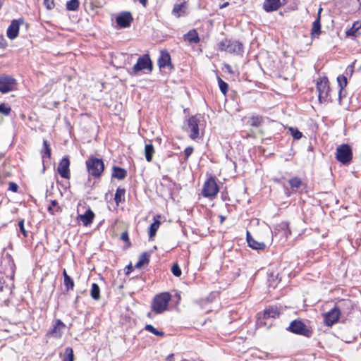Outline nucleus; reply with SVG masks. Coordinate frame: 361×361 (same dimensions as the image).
I'll return each mask as SVG.
<instances>
[{
  "instance_id": "nucleus-35",
  "label": "nucleus",
  "mask_w": 361,
  "mask_h": 361,
  "mask_svg": "<svg viewBox=\"0 0 361 361\" xmlns=\"http://www.w3.org/2000/svg\"><path fill=\"white\" fill-rule=\"evenodd\" d=\"M262 116L256 115L250 117L248 122L251 126L258 127L262 123Z\"/></svg>"
},
{
  "instance_id": "nucleus-37",
  "label": "nucleus",
  "mask_w": 361,
  "mask_h": 361,
  "mask_svg": "<svg viewBox=\"0 0 361 361\" xmlns=\"http://www.w3.org/2000/svg\"><path fill=\"white\" fill-rule=\"evenodd\" d=\"M217 80L221 92L226 95L228 90V85L219 77H218Z\"/></svg>"
},
{
  "instance_id": "nucleus-39",
  "label": "nucleus",
  "mask_w": 361,
  "mask_h": 361,
  "mask_svg": "<svg viewBox=\"0 0 361 361\" xmlns=\"http://www.w3.org/2000/svg\"><path fill=\"white\" fill-rule=\"evenodd\" d=\"M11 111V108L8 104L1 103L0 104V114L8 116Z\"/></svg>"
},
{
  "instance_id": "nucleus-28",
  "label": "nucleus",
  "mask_w": 361,
  "mask_h": 361,
  "mask_svg": "<svg viewBox=\"0 0 361 361\" xmlns=\"http://www.w3.org/2000/svg\"><path fill=\"white\" fill-rule=\"evenodd\" d=\"M149 255L147 252H144L140 255L137 262L135 264V267L140 269L145 264H148L149 262Z\"/></svg>"
},
{
  "instance_id": "nucleus-21",
  "label": "nucleus",
  "mask_w": 361,
  "mask_h": 361,
  "mask_svg": "<svg viewBox=\"0 0 361 361\" xmlns=\"http://www.w3.org/2000/svg\"><path fill=\"white\" fill-rule=\"evenodd\" d=\"M94 217V214L90 209H88L85 212V214H80L78 216V219L82 222V224L85 226H87L92 222Z\"/></svg>"
},
{
  "instance_id": "nucleus-10",
  "label": "nucleus",
  "mask_w": 361,
  "mask_h": 361,
  "mask_svg": "<svg viewBox=\"0 0 361 361\" xmlns=\"http://www.w3.org/2000/svg\"><path fill=\"white\" fill-rule=\"evenodd\" d=\"M219 192V187L214 177H210L205 181L202 194L204 197H213L216 195Z\"/></svg>"
},
{
  "instance_id": "nucleus-30",
  "label": "nucleus",
  "mask_w": 361,
  "mask_h": 361,
  "mask_svg": "<svg viewBox=\"0 0 361 361\" xmlns=\"http://www.w3.org/2000/svg\"><path fill=\"white\" fill-rule=\"evenodd\" d=\"M159 225H160V221L159 220L154 219V221L150 225V226L149 228L148 234H149V238H153L156 235V233L159 227Z\"/></svg>"
},
{
  "instance_id": "nucleus-1",
  "label": "nucleus",
  "mask_w": 361,
  "mask_h": 361,
  "mask_svg": "<svg viewBox=\"0 0 361 361\" xmlns=\"http://www.w3.org/2000/svg\"><path fill=\"white\" fill-rule=\"evenodd\" d=\"M171 295L168 292H164L157 295L151 305V308L156 314H161L167 310Z\"/></svg>"
},
{
  "instance_id": "nucleus-50",
  "label": "nucleus",
  "mask_w": 361,
  "mask_h": 361,
  "mask_svg": "<svg viewBox=\"0 0 361 361\" xmlns=\"http://www.w3.org/2000/svg\"><path fill=\"white\" fill-rule=\"evenodd\" d=\"M290 130L291 131V135H302V133H300L298 130H293V128H290Z\"/></svg>"
},
{
  "instance_id": "nucleus-20",
  "label": "nucleus",
  "mask_w": 361,
  "mask_h": 361,
  "mask_svg": "<svg viewBox=\"0 0 361 361\" xmlns=\"http://www.w3.org/2000/svg\"><path fill=\"white\" fill-rule=\"evenodd\" d=\"M247 242L249 247L254 250H264L266 247V245L263 242L255 240L249 231H247Z\"/></svg>"
},
{
  "instance_id": "nucleus-29",
  "label": "nucleus",
  "mask_w": 361,
  "mask_h": 361,
  "mask_svg": "<svg viewBox=\"0 0 361 361\" xmlns=\"http://www.w3.org/2000/svg\"><path fill=\"white\" fill-rule=\"evenodd\" d=\"M145 142V154L146 160L150 162L152 160L153 154L154 153V147L152 143Z\"/></svg>"
},
{
  "instance_id": "nucleus-38",
  "label": "nucleus",
  "mask_w": 361,
  "mask_h": 361,
  "mask_svg": "<svg viewBox=\"0 0 361 361\" xmlns=\"http://www.w3.org/2000/svg\"><path fill=\"white\" fill-rule=\"evenodd\" d=\"M79 7L78 0H70L66 4V8L68 11H76Z\"/></svg>"
},
{
  "instance_id": "nucleus-34",
  "label": "nucleus",
  "mask_w": 361,
  "mask_h": 361,
  "mask_svg": "<svg viewBox=\"0 0 361 361\" xmlns=\"http://www.w3.org/2000/svg\"><path fill=\"white\" fill-rule=\"evenodd\" d=\"M42 157L44 159L45 157H51V148L47 140L43 141V149L41 151Z\"/></svg>"
},
{
  "instance_id": "nucleus-7",
  "label": "nucleus",
  "mask_w": 361,
  "mask_h": 361,
  "mask_svg": "<svg viewBox=\"0 0 361 361\" xmlns=\"http://www.w3.org/2000/svg\"><path fill=\"white\" fill-rule=\"evenodd\" d=\"M17 80L13 76L3 74L0 75V92L3 94L16 90Z\"/></svg>"
},
{
  "instance_id": "nucleus-33",
  "label": "nucleus",
  "mask_w": 361,
  "mask_h": 361,
  "mask_svg": "<svg viewBox=\"0 0 361 361\" xmlns=\"http://www.w3.org/2000/svg\"><path fill=\"white\" fill-rule=\"evenodd\" d=\"M337 82H338V86L340 87V90H339V97L341 98L343 89L348 84L347 78L345 76H344L343 75H341L338 76Z\"/></svg>"
},
{
  "instance_id": "nucleus-41",
  "label": "nucleus",
  "mask_w": 361,
  "mask_h": 361,
  "mask_svg": "<svg viewBox=\"0 0 361 361\" xmlns=\"http://www.w3.org/2000/svg\"><path fill=\"white\" fill-rule=\"evenodd\" d=\"M171 271L172 274L176 277H179L182 274L181 269H180L178 264H177V263L173 264V265L172 266V267L171 269Z\"/></svg>"
},
{
  "instance_id": "nucleus-27",
  "label": "nucleus",
  "mask_w": 361,
  "mask_h": 361,
  "mask_svg": "<svg viewBox=\"0 0 361 361\" xmlns=\"http://www.w3.org/2000/svg\"><path fill=\"white\" fill-rule=\"evenodd\" d=\"M125 193L126 190L124 188H118L116 189L114 200L116 205H118L120 203L123 202L125 201Z\"/></svg>"
},
{
  "instance_id": "nucleus-22",
  "label": "nucleus",
  "mask_w": 361,
  "mask_h": 361,
  "mask_svg": "<svg viewBox=\"0 0 361 361\" xmlns=\"http://www.w3.org/2000/svg\"><path fill=\"white\" fill-rule=\"evenodd\" d=\"M321 16H319L312 23V27L311 30V36L312 38L319 37L321 34Z\"/></svg>"
},
{
  "instance_id": "nucleus-5",
  "label": "nucleus",
  "mask_w": 361,
  "mask_h": 361,
  "mask_svg": "<svg viewBox=\"0 0 361 361\" xmlns=\"http://www.w3.org/2000/svg\"><path fill=\"white\" fill-rule=\"evenodd\" d=\"M286 330L307 338H310L312 335V331L301 320L295 319L292 321Z\"/></svg>"
},
{
  "instance_id": "nucleus-44",
  "label": "nucleus",
  "mask_w": 361,
  "mask_h": 361,
  "mask_svg": "<svg viewBox=\"0 0 361 361\" xmlns=\"http://www.w3.org/2000/svg\"><path fill=\"white\" fill-rule=\"evenodd\" d=\"M7 259H8V264H9V267L11 269V272L12 274H13L14 271H15V269H16V265H15L14 261L11 258V255H8L7 257Z\"/></svg>"
},
{
  "instance_id": "nucleus-53",
  "label": "nucleus",
  "mask_w": 361,
  "mask_h": 361,
  "mask_svg": "<svg viewBox=\"0 0 361 361\" xmlns=\"http://www.w3.org/2000/svg\"><path fill=\"white\" fill-rule=\"evenodd\" d=\"M225 66H226V68L227 69V71H228L229 73H233L232 69H231V66H230V65L226 64Z\"/></svg>"
},
{
  "instance_id": "nucleus-23",
  "label": "nucleus",
  "mask_w": 361,
  "mask_h": 361,
  "mask_svg": "<svg viewBox=\"0 0 361 361\" xmlns=\"http://www.w3.org/2000/svg\"><path fill=\"white\" fill-rule=\"evenodd\" d=\"M183 37L185 41L190 43L196 44L200 41L198 33L195 29L190 30L188 33L184 35Z\"/></svg>"
},
{
  "instance_id": "nucleus-59",
  "label": "nucleus",
  "mask_w": 361,
  "mask_h": 361,
  "mask_svg": "<svg viewBox=\"0 0 361 361\" xmlns=\"http://www.w3.org/2000/svg\"><path fill=\"white\" fill-rule=\"evenodd\" d=\"M296 140H299L301 137H299V136H297V137H293Z\"/></svg>"
},
{
  "instance_id": "nucleus-4",
  "label": "nucleus",
  "mask_w": 361,
  "mask_h": 361,
  "mask_svg": "<svg viewBox=\"0 0 361 361\" xmlns=\"http://www.w3.org/2000/svg\"><path fill=\"white\" fill-rule=\"evenodd\" d=\"M203 117L197 114L190 117L184 124V128L190 135H199L200 128L203 126Z\"/></svg>"
},
{
  "instance_id": "nucleus-60",
  "label": "nucleus",
  "mask_w": 361,
  "mask_h": 361,
  "mask_svg": "<svg viewBox=\"0 0 361 361\" xmlns=\"http://www.w3.org/2000/svg\"><path fill=\"white\" fill-rule=\"evenodd\" d=\"M221 222L225 219V218L224 216H221Z\"/></svg>"
},
{
  "instance_id": "nucleus-48",
  "label": "nucleus",
  "mask_w": 361,
  "mask_h": 361,
  "mask_svg": "<svg viewBox=\"0 0 361 361\" xmlns=\"http://www.w3.org/2000/svg\"><path fill=\"white\" fill-rule=\"evenodd\" d=\"M18 189V186L16 183L10 182L8 185V190L12 192H17Z\"/></svg>"
},
{
  "instance_id": "nucleus-57",
  "label": "nucleus",
  "mask_w": 361,
  "mask_h": 361,
  "mask_svg": "<svg viewBox=\"0 0 361 361\" xmlns=\"http://www.w3.org/2000/svg\"><path fill=\"white\" fill-rule=\"evenodd\" d=\"M322 11V8H319V10H318V14H317V16H320L321 14V12Z\"/></svg>"
},
{
  "instance_id": "nucleus-24",
  "label": "nucleus",
  "mask_w": 361,
  "mask_h": 361,
  "mask_svg": "<svg viewBox=\"0 0 361 361\" xmlns=\"http://www.w3.org/2000/svg\"><path fill=\"white\" fill-rule=\"evenodd\" d=\"M126 176L127 171L126 169L116 166L113 167L112 178H115L118 180H123Z\"/></svg>"
},
{
  "instance_id": "nucleus-45",
  "label": "nucleus",
  "mask_w": 361,
  "mask_h": 361,
  "mask_svg": "<svg viewBox=\"0 0 361 361\" xmlns=\"http://www.w3.org/2000/svg\"><path fill=\"white\" fill-rule=\"evenodd\" d=\"M43 3L45 7L49 10H51L55 6L54 0H44Z\"/></svg>"
},
{
  "instance_id": "nucleus-8",
  "label": "nucleus",
  "mask_w": 361,
  "mask_h": 361,
  "mask_svg": "<svg viewBox=\"0 0 361 361\" xmlns=\"http://www.w3.org/2000/svg\"><path fill=\"white\" fill-rule=\"evenodd\" d=\"M153 69L152 61L148 54H144L138 58L137 63L133 66L132 71L134 75L142 70H147L152 72Z\"/></svg>"
},
{
  "instance_id": "nucleus-12",
  "label": "nucleus",
  "mask_w": 361,
  "mask_h": 361,
  "mask_svg": "<svg viewBox=\"0 0 361 361\" xmlns=\"http://www.w3.org/2000/svg\"><path fill=\"white\" fill-rule=\"evenodd\" d=\"M65 329V324L61 319H56L53 326L47 331V335L56 338H60Z\"/></svg>"
},
{
  "instance_id": "nucleus-51",
  "label": "nucleus",
  "mask_w": 361,
  "mask_h": 361,
  "mask_svg": "<svg viewBox=\"0 0 361 361\" xmlns=\"http://www.w3.org/2000/svg\"><path fill=\"white\" fill-rule=\"evenodd\" d=\"M6 45V43L4 38L0 35V49L5 48Z\"/></svg>"
},
{
  "instance_id": "nucleus-54",
  "label": "nucleus",
  "mask_w": 361,
  "mask_h": 361,
  "mask_svg": "<svg viewBox=\"0 0 361 361\" xmlns=\"http://www.w3.org/2000/svg\"><path fill=\"white\" fill-rule=\"evenodd\" d=\"M63 276L64 279H66V277H71L70 276L68 275L66 269H64L63 271Z\"/></svg>"
},
{
  "instance_id": "nucleus-40",
  "label": "nucleus",
  "mask_w": 361,
  "mask_h": 361,
  "mask_svg": "<svg viewBox=\"0 0 361 361\" xmlns=\"http://www.w3.org/2000/svg\"><path fill=\"white\" fill-rule=\"evenodd\" d=\"M64 286L67 291L73 289L74 281L71 277H66V279H64Z\"/></svg>"
},
{
  "instance_id": "nucleus-52",
  "label": "nucleus",
  "mask_w": 361,
  "mask_h": 361,
  "mask_svg": "<svg viewBox=\"0 0 361 361\" xmlns=\"http://www.w3.org/2000/svg\"><path fill=\"white\" fill-rule=\"evenodd\" d=\"M166 361H174L173 360V354H170L166 357Z\"/></svg>"
},
{
  "instance_id": "nucleus-32",
  "label": "nucleus",
  "mask_w": 361,
  "mask_h": 361,
  "mask_svg": "<svg viewBox=\"0 0 361 361\" xmlns=\"http://www.w3.org/2000/svg\"><path fill=\"white\" fill-rule=\"evenodd\" d=\"M62 361H74L73 350L71 347H67L62 356Z\"/></svg>"
},
{
  "instance_id": "nucleus-6",
  "label": "nucleus",
  "mask_w": 361,
  "mask_h": 361,
  "mask_svg": "<svg viewBox=\"0 0 361 361\" xmlns=\"http://www.w3.org/2000/svg\"><path fill=\"white\" fill-rule=\"evenodd\" d=\"M88 173L94 178H99L104 169V164L102 159L92 157L86 161Z\"/></svg>"
},
{
  "instance_id": "nucleus-55",
  "label": "nucleus",
  "mask_w": 361,
  "mask_h": 361,
  "mask_svg": "<svg viewBox=\"0 0 361 361\" xmlns=\"http://www.w3.org/2000/svg\"><path fill=\"white\" fill-rule=\"evenodd\" d=\"M139 1L144 6H146L147 4V0H139Z\"/></svg>"
},
{
  "instance_id": "nucleus-31",
  "label": "nucleus",
  "mask_w": 361,
  "mask_h": 361,
  "mask_svg": "<svg viewBox=\"0 0 361 361\" xmlns=\"http://www.w3.org/2000/svg\"><path fill=\"white\" fill-rule=\"evenodd\" d=\"M90 295L94 300H98L100 298V288L95 283L92 284Z\"/></svg>"
},
{
  "instance_id": "nucleus-42",
  "label": "nucleus",
  "mask_w": 361,
  "mask_h": 361,
  "mask_svg": "<svg viewBox=\"0 0 361 361\" xmlns=\"http://www.w3.org/2000/svg\"><path fill=\"white\" fill-rule=\"evenodd\" d=\"M184 5L185 2L181 3L180 4H176L173 8L172 13L177 17H180V12L181 11L182 8L184 6Z\"/></svg>"
},
{
  "instance_id": "nucleus-17",
  "label": "nucleus",
  "mask_w": 361,
  "mask_h": 361,
  "mask_svg": "<svg viewBox=\"0 0 361 361\" xmlns=\"http://www.w3.org/2000/svg\"><path fill=\"white\" fill-rule=\"evenodd\" d=\"M335 308L341 314H348L353 308V303L350 300L343 299L336 304Z\"/></svg>"
},
{
  "instance_id": "nucleus-2",
  "label": "nucleus",
  "mask_w": 361,
  "mask_h": 361,
  "mask_svg": "<svg viewBox=\"0 0 361 361\" xmlns=\"http://www.w3.org/2000/svg\"><path fill=\"white\" fill-rule=\"evenodd\" d=\"M218 49L230 54H241L243 52V45L241 42L227 38L218 43Z\"/></svg>"
},
{
  "instance_id": "nucleus-11",
  "label": "nucleus",
  "mask_w": 361,
  "mask_h": 361,
  "mask_svg": "<svg viewBox=\"0 0 361 361\" xmlns=\"http://www.w3.org/2000/svg\"><path fill=\"white\" fill-rule=\"evenodd\" d=\"M157 63L160 69L169 68L170 70H173L174 68L171 63V55L167 50L160 51Z\"/></svg>"
},
{
  "instance_id": "nucleus-19",
  "label": "nucleus",
  "mask_w": 361,
  "mask_h": 361,
  "mask_svg": "<svg viewBox=\"0 0 361 361\" xmlns=\"http://www.w3.org/2000/svg\"><path fill=\"white\" fill-rule=\"evenodd\" d=\"M361 29V23L359 21H355L352 25V27L347 30L345 32V35L348 37H352L353 39H355L357 37L361 35V32L360 30Z\"/></svg>"
},
{
  "instance_id": "nucleus-25",
  "label": "nucleus",
  "mask_w": 361,
  "mask_h": 361,
  "mask_svg": "<svg viewBox=\"0 0 361 361\" xmlns=\"http://www.w3.org/2000/svg\"><path fill=\"white\" fill-rule=\"evenodd\" d=\"M291 189L294 192H297L303 185V183L298 177H293L288 180Z\"/></svg>"
},
{
  "instance_id": "nucleus-58",
  "label": "nucleus",
  "mask_w": 361,
  "mask_h": 361,
  "mask_svg": "<svg viewBox=\"0 0 361 361\" xmlns=\"http://www.w3.org/2000/svg\"><path fill=\"white\" fill-rule=\"evenodd\" d=\"M147 317H149V318H151V317H152V313H151V312H149V313L147 314Z\"/></svg>"
},
{
  "instance_id": "nucleus-36",
  "label": "nucleus",
  "mask_w": 361,
  "mask_h": 361,
  "mask_svg": "<svg viewBox=\"0 0 361 361\" xmlns=\"http://www.w3.org/2000/svg\"><path fill=\"white\" fill-rule=\"evenodd\" d=\"M145 330L153 334L154 335L158 336H163L164 335V332L161 331H159L156 329L152 324H147L145 326Z\"/></svg>"
},
{
  "instance_id": "nucleus-43",
  "label": "nucleus",
  "mask_w": 361,
  "mask_h": 361,
  "mask_svg": "<svg viewBox=\"0 0 361 361\" xmlns=\"http://www.w3.org/2000/svg\"><path fill=\"white\" fill-rule=\"evenodd\" d=\"M18 226L23 236L26 238L27 236V232L24 227V219H21L20 221H19Z\"/></svg>"
},
{
  "instance_id": "nucleus-49",
  "label": "nucleus",
  "mask_w": 361,
  "mask_h": 361,
  "mask_svg": "<svg viewBox=\"0 0 361 361\" xmlns=\"http://www.w3.org/2000/svg\"><path fill=\"white\" fill-rule=\"evenodd\" d=\"M58 204V202L56 200H51V205L48 207V211L51 214H54V211L53 207H56Z\"/></svg>"
},
{
  "instance_id": "nucleus-18",
  "label": "nucleus",
  "mask_w": 361,
  "mask_h": 361,
  "mask_svg": "<svg viewBox=\"0 0 361 361\" xmlns=\"http://www.w3.org/2000/svg\"><path fill=\"white\" fill-rule=\"evenodd\" d=\"M69 166L70 161L67 157H64L61 160L57 171L62 178L68 179L70 178Z\"/></svg>"
},
{
  "instance_id": "nucleus-56",
  "label": "nucleus",
  "mask_w": 361,
  "mask_h": 361,
  "mask_svg": "<svg viewBox=\"0 0 361 361\" xmlns=\"http://www.w3.org/2000/svg\"><path fill=\"white\" fill-rule=\"evenodd\" d=\"M228 5V2L224 3L222 6H220L221 8H224Z\"/></svg>"
},
{
  "instance_id": "nucleus-9",
  "label": "nucleus",
  "mask_w": 361,
  "mask_h": 361,
  "mask_svg": "<svg viewBox=\"0 0 361 361\" xmlns=\"http://www.w3.org/2000/svg\"><path fill=\"white\" fill-rule=\"evenodd\" d=\"M317 89L319 92V100L320 102H326L331 101L329 95L330 87L329 80L326 78L321 79L317 82Z\"/></svg>"
},
{
  "instance_id": "nucleus-13",
  "label": "nucleus",
  "mask_w": 361,
  "mask_h": 361,
  "mask_svg": "<svg viewBox=\"0 0 361 361\" xmlns=\"http://www.w3.org/2000/svg\"><path fill=\"white\" fill-rule=\"evenodd\" d=\"M133 20V16L128 11L120 13L116 18V23L121 28L130 27Z\"/></svg>"
},
{
  "instance_id": "nucleus-61",
  "label": "nucleus",
  "mask_w": 361,
  "mask_h": 361,
  "mask_svg": "<svg viewBox=\"0 0 361 361\" xmlns=\"http://www.w3.org/2000/svg\"><path fill=\"white\" fill-rule=\"evenodd\" d=\"M271 234L274 235V232H271ZM274 235H276V232H274Z\"/></svg>"
},
{
  "instance_id": "nucleus-15",
  "label": "nucleus",
  "mask_w": 361,
  "mask_h": 361,
  "mask_svg": "<svg viewBox=\"0 0 361 361\" xmlns=\"http://www.w3.org/2000/svg\"><path fill=\"white\" fill-rule=\"evenodd\" d=\"M341 314L335 308L331 309L324 314V323L328 326H331L336 323Z\"/></svg>"
},
{
  "instance_id": "nucleus-3",
  "label": "nucleus",
  "mask_w": 361,
  "mask_h": 361,
  "mask_svg": "<svg viewBox=\"0 0 361 361\" xmlns=\"http://www.w3.org/2000/svg\"><path fill=\"white\" fill-rule=\"evenodd\" d=\"M336 159L343 165H348L353 159V151L348 144H342L337 147Z\"/></svg>"
},
{
  "instance_id": "nucleus-26",
  "label": "nucleus",
  "mask_w": 361,
  "mask_h": 361,
  "mask_svg": "<svg viewBox=\"0 0 361 361\" xmlns=\"http://www.w3.org/2000/svg\"><path fill=\"white\" fill-rule=\"evenodd\" d=\"M279 311L276 307H270L264 312V317L265 319L276 318L279 316Z\"/></svg>"
},
{
  "instance_id": "nucleus-14",
  "label": "nucleus",
  "mask_w": 361,
  "mask_h": 361,
  "mask_svg": "<svg viewBox=\"0 0 361 361\" xmlns=\"http://www.w3.org/2000/svg\"><path fill=\"white\" fill-rule=\"evenodd\" d=\"M23 23V18L13 20L7 29V37L11 39H16L19 33V27Z\"/></svg>"
},
{
  "instance_id": "nucleus-16",
  "label": "nucleus",
  "mask_w": 361,
  "mask_h": 361,
  "mask_svg": "<svg viewBox=\"0 0 361 361\" xmlns=\"http://www.w3.org/2000/svg\"><path fill=\"white\" fill-rule=\"evenodd\" d=\"M285 4V0H265L263 4V8L267 12H272L278 10Z\"/></svg>"
},
{
  "instance_id": "nucleus-46",
  "label": "nucleus",
  "mask_w": 361,
  "mask_h": 361,
  "mask_svg": "<svg viewBox=\"0 0 361 361\" xmlns=\"http://www.w3.org/2000/svg\"><path fill=\"white\" fill-rule=\"evenodd\" d=\"M121 239L128 243V246L129 247L130 245V239L128 236V233L127 231H125L122 233L121 235Z\"/></svg>"
},
{
  "instance_id": "nucleus-47",
  "label": "nucleus",
  "mask_w": 361,
  "mask_h": 361,
  "mask_svg": "<svg viewBox=\"0 0 361 361\" xmlns=\"http://www.w3.org/2000/svg\"><path fill=\"white\" fill-rule=\"evenodd\" d=\"M193 152V147H188L184 150V154L185 156V159H188V157L192 154Z\"/></svg>"
}]
</instances>
